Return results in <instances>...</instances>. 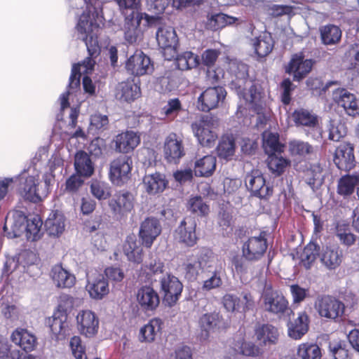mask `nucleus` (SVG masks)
Masks as SVG:
<instances>
[{
  "label": "nucleus",
  "instance_id": "30",
  "mask_svg": "<svg viewBox=\"0 0 359 359\" xmlns=\"http://www.w3.org/2000/svg\"><path fill=\"white\" fill-rule=\"evenodd\" d=\"M11 341L26 352L32 351L36 346V337L27 330L17 328L11 335Z\"/></svg>",
  "mask_w": 359,
  "mask_h": 359
},
{
  "label": "nucleus",
  "instance_id": "41",
  "mask_svg": "<svg viewBox=\"0 0 359 359\" xmlns=\"http://www.w3.org/2000/svg\"><path fill=\"white\" fill-rule=\"evenodd\" d=\"M27 217L20 212H16L11 217L8 216L6 219V223L4 227L6 231L8 227L11 228L12 232L8 233L11 237H19L24 232Z\"/></svg>",
  "mask_w": 359,
  "mask_h": 359
},
{
  "label": "nucleus",
  "instance_id": "20",
  "mask_svg": "<svg viewBox=\"0 0 359 359\" xmlns=\"http://www.w3.org/2000/svg\"><path fill=\"white\" fill-rule=\"evenodd\" d=\"M313 65V61L304 59L302 53L295 54L292 55L286 71L293 75L294 80L300 81L311 72Z\"/></svg>",
  "mask_w": 359,
  "mask_h": 359
},
{
  "label": "nucleus",
  "instance_id": "39",
  "mask_svg": "<svg viewBox=\"0 0 359 359\" xmlns=\"http://www.w3.org/2000/svg\"><path fill=\"white\" fill-rule=\"evenodd\" d=\"M74 168L76 172L83 177H89L94 172V164L90 156L83 151L75 154Z\"/></svg>",
  "mask_w": 359,
  "mask_h": 359
},
{
  "label": "nucleus",
  "instance_id": "8",
  "mask_svg": "<svg viewBox=\"0 0 359 359\" xmlns=\"http://www.w3.org/2000/svg\"><path fill=\"white\" fill-rule=\"evenodd\" d=\"M198 325L201 330V338L206 340L211 332L226 329L228 323L219 313L212 312L201 316L198 320Z\"/></svg>",
  "mask_w": 359,
  "mask_h": 359
},
{
  "label": "nucleus",
  "instance_id": "57",
  "mask_svg": "<svg viewBox=\"0 0 359 359\" xmlns=\"http://www.w3.org/2000/svg\"><path fill=\"white\" fill-rule=\"evenodd\" d=\"M289 150L292 155L304 156L313 152V147L308 142L294 140L289 143Z\"/></svg>",
  "mask_w": 359,
  "mask_h": 359
},
{
  "label": "nucleus",
  "instance_id": "44",
  "mask_svg": "<svg viewBox=\"0 0 359 359\" xmlns=\"http://www.w3.org/2000/svg\"><path fill=\"white\" fill-rule=\"evenodd\" d=\"M216 168V157L207 155L197 159L194 163V172L196 176H210Z\"/></svg>",
  "mask_w": 359,
  "mask_h": 359
},
{
  "label": "nucleus",
  "instance_id": "55",
  "mask_svg": "<svg viewBox=\"0 0 359 359\" xmlns=\"http://www.w3.org/2000/svg\"><path fill=\"white\" fill-rule=\"evenodd\" d=\"M236 346H237V348H235L236 351L245 356L258 357L263 353L259 346L251 341H245L241 339L237 342Z\"/></svg>",
  "mask_w": 359,
  "mask_h": 359
},
{
  "label": "nucleus",
  "instance_id": "61",
  "mask_svg": "<svg viewBox=\"0 0 359 359\" xmlns=\"http://www.w3.org/2000/svg\"><path fill=\"white\" fill-rule=\"evenodd\" d=\"M188 209L200 216L208 215L209 212V207L206 205L201 197L195 196L189 199L188 202Z\"/></svg>",
  "mask_w": 359,
  "mask_h": 359
},
{
  "label": "nucleus",
  "instance_id": "64",
  "mask_svg": "<svg viewBox=\"0 0 359 359\" xmlns=\"http://www.w3.org/2000/svg\"><path fill=\"white\" fill-rule=\"evenodd\" d=\"M329 348L334 359H346L348 358V350L344 341L330 342Z\"/></svg>",
  "mask_w": 359,
  "mask_h": 359
},
{
  "label": "nucleus",
  "instance_id": "50",
  "mask_svg": "<svg viewBox=\"0 0 359 359\" xmlns=\"http://www.w3.org/2000/svg\"><path fill=\"white\" fill-rule=\"evenodd\" d=\"M209 275L203 281V290H211L219 287L222 285V276L224 271L222 266H215L213 271H208Z\"/></svg>",
  "mask_w": 359,
  "mask_h": 359
},
{
  "label": "nucleus",
  "instance_id": "37",
  "mask_svg": "<svg viewBox=\"0 0 359 359\" xmlns=\"http://www.w3.org/2000/svg\"><path fill=\"white\" fill-rule=\"evenodd\" d=\"M55 285L60 288L71 287L75 283V277L61 265H55L50 273Z\"/></svg>",
  "mask_w": 359,
  "mask_h": 359
},
{
  "label": "nucleus",
  "instance_id": "49",
  "mask_svg": "<svg viewBox=\"0 0 359 359\" xmlns=\"http://www.w3.org/2000/svg\"><path fill=\"white\" fill-rule=\"evenodd\" d=\"M263 147L268 155L281 153L283 151V144L279 142L277 133L264 132L263 133Z\"/></svg>",
  "mask_w": 359,
  "mask_h": 359
},
{
  "label": "nucleus",
  "instance_id": "51",
  "mask_svg": "<svg viewBox=\"0 0 359 359\" xmlns=\"http://www.w3.org/2000/svg\"><path fill=\"white\" fill-rule=\"evenodd\" d=\"M320 35L323 43L332 45L339 41L341 31L337 26L329 25L320 28Z\"/></svg>",
  "mask_w": 359,
  "mask_h": 359
},
{
  "label": "nucleus",
  "instance_id": "53",
  "mask_svg": "<svg viewBox=\"0 0 359 359\" xmlns=\"http://www.w3.org/2000/svg\"><path fill=\"white\" fill-rule=\"evenodd\" d=\"M217 150L220 158L226 160L231 159L235 153L233 139L229 137H223L217 146Z\"/></svg>",
  "mask_w": 359,
  "mask_h": 359
},
{
  "label": "nucleus",
  "instance_id": "1",
  "mask_svg": "<svg viewBox=\"0 0 359 359\" xmlns=\"http://www.w3.org/2000/svg\"><path fill=\"white\" fill-rule=\"evenodd\" d=\"M229 69L232 74L231 88L252 105L257 113L260 123H264L266 118L261 116L265 98L262 88L248 79V67L245 64L233 61L230 63Z\"/></svg>",
  "mask_w": 359,
  "mask_h": 359
},
{
  "label": "nucleus",
  "instance_id": "42",
  "mask_svg": "<svg viewBox=\"0 0 359 359\" xmlns=\"http://www.w3.org/2000/svg\"><path fill=\"white\" fill-rule=\"evenodd\" d=\"M163 323L159 318H153L140 330V340L142 342H152L160 334Z\"/></svg>",
  "mask_w": 359,
  "mask_h": 359
},
{
  "label": "nucleus",
  "instance_id": "60",
  "mask_svg": "<svg viewBox=\"0 0 359 359\" xmlns=\"http://www.w3.org/2000/svg\"><path fill=\"white\" fill-rule=\"evenodd\" d=\"M289 162L286 158L279 157L274 154L269 155L268 167L274 174L279 175L285 170Z\"/></svg>",
  "mask_w": 359,
  "mask_h": 359
},
{
  "label": "nucleus",
  "instance_id": "54",
  "mask_svg": "<svg viewBox=\"0 0 359 359\" xmlns=\"http://www.w3.org/2000/svg\"><path fill=\"white\" fill-rule=\"evenodd\" d=\"M358 183V178L353 176L342 177L338 182L337 193L343 196L353 194Z\"/></svg>",
  "mask_w": 359,
  "mask_h": 359
},
{
  "label": "nucleus",
  "instance_id": "33",
  "mask_svg": "<svg viewBox=\"0 0 359 359\" xmlns=\"http://www.w3.org/2000/svg\"><path fill=\"white\" fill-rule=\"evenodd\" d=\"M278 331L274 326L266 324L257 327L255 337L260 346H267L275 344L278 339Z\"/></svg>",
  "mask_w": 359,
  "mask_h": 359
},
{
  "label": "nucleus",
  "instance_id": "14",
  "mask_svg": "<svg viewBox=\"0 0 359 359\" xmlns=\"http://www.w3.org/2000/svg\"><path fill=\"white\" fill-rule=\"evenodd\" d=\"M156 37L159 47L165 50V56L168 57L167 51L170 52V57H168V60L173 58L178 42L175 30L169 26H161L157 29Z\"/></svg>",
  "mask_w": 359,
  "mask_h": 359
},
{
  "label": "nucleus",
  "instance_id": "17",
  "mask_svg": "<svg viewBox=\"0 0 359 359\" xmlns=\"http://www.w3.org/2000/svg\"><path fill=\"white\" fill-rule=\"evenodd\" d=\"M161 232V226L159 221L154 217H148L141 223L139 236L142 244L147 248H150Z\"/></svg>",
  "mask_w": 359,
  "mask_h": 359
},
{
  "label": "nucleus",
  "instance_id": "40",
  "mask_svg": "<svg viewBox=\"0 0 359 359\" xmlns=\"http://www.w3.org/2000/svg\"><path fill=\"white\" fill-rule=\"evenodd\" d=\"M238 20V18L222 13L208 14L205 26L208 29L217 31L227 25H233Z\"/></svg>",
  "mask_w": 359,
  "mask_h": 359
},
{
  "label": "nucleus",
  "instance_id": "46",
  "mask_svg": "<svg viewBox=\"0 0 359 359\" xmlns=\"http://www.w3.org/2000/svg\"><path fill=\"white\" fill-rule=\"evenodd\" d=\"M175 62L179 69L184 71L196 67L199 65V57L191 51L175 53Z\"/></svg>",
  "mask_w": 359,
  "mask_h": 359
},
{
  "label": "nucleus",
  "instance_id": "58",
  "mask_svg": "<svg viewBox=\"0 0 359 359\" xmlns=\"http://www.w3.org/2000/svg\"><path fill=\"white\" fill-rule=\"evenodd\" d=\"M298 355L302 359H320V349L316 344H302L299 346Z\"/></svg>",
  "mask_w": 359,
  "mask_h": 359
},
{
  "label": "nucleus",
  "instance_id": "48",
  "mask_svg": "<svg viewBox=\"0 0 359 359\" xmlns=\"http://www.w3.org/2000/svg\"><path fill=\"white\" fill-rule=\"evenodd\" d=\"M123 251L128 260L136 263H140L142 261V248L137 244L135 237L127 238Z\"/></svg>",
  "mask_w": 359,
  "mask_h": 359
},
{
  "label": "nucleus",
  "instance_id": "38",
  "mask_svg": "<svg viewBox=\"0 0 359 359\" xmlns=\"http://www.w3.org/2000/svg\"><path fill=\"white\" fill-rule=\"evenodd\" d=\"M67 316L65 312L57 311L53 316L50 323L52 334L57 340L65 339L68 332Z\"/></svg>",
  "mask_w": 359,
  "mask_h": 359
},
{
  "label": "nucleus",
  "instance_id": "59",
  "mask_svg": "<svg viewBox=\"0 0 359 359\" xmlns=\"http://www.w3.org/2000/svg\"><path fill=\"white\" fill-rule=\"evenodd\" d=\"M164 264L160 259H151L142 267V271L149 280H153V276L161 274L163 271Z\"/></svg>",
  "mask_w": 359,
  "mask_h": 359
},
{
  "label": "nucleus",
  "instance_id": "9",
  "mask_svg": "<svg viewBox=\"0 0 359 359\" xmlns=\"http://www.w3.org/2000/svg\"><path fill=\"white\" fill-rule=\"evenodd\" d=\"M161 290L163 292L164 302L170 306L174 305L179 299L182 292L183 285L179 279L169 273L160 279Z\"/></svg>",
  "mask_w": 359,
  "mask_h": 359
},
{
  "label": "nucleus",
  "instance_id": "3",
  "mask_svg": "<svg viewBox=\"0 0 359 359\" xmlns=\"http://www.w3.org/2000/svg\"><path fill=\"white\" fill-rule=\"evenodd\" d=\"M20 178L18 193L25 200L33 203H38L46 198V191L45 188H40V176L38 172L31 174V168L27 172H22L18 175Z\"/></svg>",
  "mask_w": 359,
  "mask_h": 359
},
{
  "label": "nucleus",
  "instance_id": "56",
  "mask_svg": "<svg viewBox=\"0 0 359 359\" xmlns=\"http://www.w3.org/2000/svg\"><path fill=\"white\" fill-rule=\"evenodd\" d=\"M318 254L319 247L313 243H309L301 255V260L304 266L306 269L310 268L311 264L314 262Z\"/></svg>",
  "mask_w": 359,
  "mask_h": 359
},
{
  "label": "nucleus",
  "instance_id": "22",
  "mask_svg": "<svg viewBox=\"0 0 359 359\" xmlns=\"http://www.w3.org/2000/svg\"><path fill=\"white\" fill-rule=\"evenodd\" d=\"M292 118L297 126L311 128L320 135L318 118L316 114L306 109H297L292 114Z\"/></svg>",
  "mask_w": 359,
  "mask_h": 359
},
{
  "label": "nucleus",
  "instance_id": "31",
  "mask_svg": "<svg viewBox=\"0 0 359 359\" xmlns=\"http://www.w3.org/2000/svg\"><path fill=\"white\" fill-rule=\"evenodd\" d=\"M168 182L164 175L160 172L146 175L143 179V185L149 194L163 192L168 186Z\"/></svg>",
  "mask_w": 359,
  "mask_h": 359
},
{
  "label": "nucleus",
  "instance_id": "28",
  "mask_svg": "<svg viewBox=\"0 0 359 359\" xmlns=\"http://www.w3.org/2000/svg\"><path fill=\"white\" fill-rule=\"evenodd\" d=\"M140 95V88L133 81L121 82L116 87L115 97L121 102H133Z\"/></svg>",
  "mask_w": 359,
  "mask_h": 359
},
{
  "label": "nucleus",
  "instance_id": "18",
  "mask_svg": "<svg viewBox=\"0 0 359 359\" xmlns=\"http://www.w3.org/2000/svg\"><path fill=\"white\" fill-rule=\"evenodd\" d=\"M196 227V222L194 218H185L175 231V239L187 246H194L197 241Z\"/></svg>",
  "mask_w": 359,
  "mask_h": 359
},
{
  "label": "nucleus",
  "instance_id": "63",
  "mask_svg": "<svg viewBox=\"0 0 359 359\" xmlns=\"http://www.w3.org/2000/svg\"><path fill=\"white\" fill-rule=\"evenodd\" d=\"M329 138L333 141H339L347 133V128L341 122L332 121L329 129Z\"/></svg>",
  "mask_w": 359,
  "mask_h": 359
},
{
  "label": "nucleus",
  "instance_id": "62",
  "mask_svg": "<svg viewBox=\"0 0 359 359\" xmlns=\"http://www.w3.org/2000/svg\"><path fill=\"white\" fill-rule=\"evenodd\" d=\"M92 194L99 200H104L110 196V187L102 182H93L90 186Z\"/></svg>",
  "mask_w": 359,
  "mask_h": 359
},
{
  "label": "nucleus",
  "instance_id": "16",
  "mask_svg": "<svg viewBox=\"0 0 359 359\" xmlns=\"http://www.w3.org/2000/svg\"><path fill=\"white\" fill-rule=\"evenodd\" d=\"M78 329L80 333L87 337L95 335L98 330L99 320L93 312L83 310L76 316Z\"/></svg>",
  "mask_w": 359,
  "mask_h": 359
},
{
  "label": "nucleus",
  "instance_id": "43",
  "mask_svg": "<svg viewBox=\"0 0 359 359\" xmlns=\"http://www.w3.org/2000/svg\"><path fill=\"white\" fill-rule=\"evenodd\" d=\"M109 206L115 213L130 212L133 208V196L128 192L120 193L115 199L110 201Z\"/></svg>",
  "mask_w": 359,
  "mask_h": 359
},
{
  "label": "nucleus",
  "instance_id": "21",
  "mask_svg": "<svg viewBox=\"0 0 359 359\" xmlns=\"http://www.w3.org/2000/svg\"><path fill=\"white\" fill-rule=\"evenodd\" d=\"M143 16L137 15L135 17L125 18L123 30L125 39L129 43H135L142 40L144 31L140 27V23Z\"/></svg>",
  "mask_w": 359,
  "mask_h": 359
},
{
  "label": "nucleus",
  "instance_id": "35",
  "mask_svg": "<svg viewBox=\"0 0 359 359\" xmlns=\"http://www.w3.org/2000/svg\"><path fill=\"white\" fill-rule=\"evenodd\" d=\"M46 231L51 236L58 237L65 231V217L58 211L52 212L45 222Z\"/></svg>",
  "mask_w": 359,
  "mask_h": 359
},
{
  "label": "nucleus",
  "instance_id": "13",
  "mask_svg": "<svg viewBox=\"0 0 359 359\" xmlns=\"http://www.w3.org/2000/svg\"><path fill=\"white\" fill-rule=\"evenodd\" d=\"M247 189L258 198H265L272 194V190L266 184L265 179L259 170H252L245 178Z\"/></svg>",
  "mask_w": 359,
  "mask_h": 359
},
{
  "label": "nucleus",
  "instance_id": "52",
  "mask_svg": "<svg viewBox=\"0 0 359 359\" xmlns=\"http://www.w3.org/2000/svg\"><path fill=\"white\" fill-rule=\"evenodd\" d=\"M41 226L42 221L38 216H34L30 219H27L25 231H26L27 239L36 241L40 238L41 236Z\"/></svg>",
  "mask_w": 359,
  "mask_h": 359
},
{
  "label": "nucleus",
  "instance_id": "4",
  "mask_svg": "<svg viewBox=\"0 0 359 359\" xmlns=\"http://www.w3.org/2000/svg\"><path fill=\"white\" fill-rule=\"evenodd\" d=\"M217 121L205 116L199 122L192 124V130L199 143L204 147H211L217 138L215 130Z\"/></svg>",
  "mask_w": 359,
  "mask_h": 359
},
{
  "label": "nucleus",
  "instance_id": "19",
  "mask_svg": "<svg viewBox=\"0 0 359 359\" xmlns=\"http://www.w3.org/2000/svg\"><path fill=\"white\" fill-rule=\"evenodd\" d=\"M126 69L132 74L142 76L151 72L153 67L150 58L142 51L137 50L128 58Z\"/></svg>",
  "mask_w": 359,
  "mask_h": 359
},
{
  "label": "nucleus",
  "instance_id": "47",
  "mask_svg": "<svg viewBox=\"0 0 359 359\" xmlns=\"http://www.w3.org/2000/svg\"><path fill=\"white\" fill-rule=\"evenodd\" d=\"M305 180L313 191L318 189L323 184L324 174L320 164H313L306 170Z\"/></svg>",
  "mask_w": 359,
  "mask_h": 359
},
{
  "label": "nucleus",
  "instance_id": "10",
  "mask_svg": "<svg viewBox=\"0 0 359 359\" xmlns=\"http://www.w3.org/2000/svg\"><path fill=\"white\" fill-rule=\"evenodd\" d=\"M267 249L265 234L252 236L245 241L242 248L243 257L248 261H257L261 259Z\"/></svg>",
  "mask_w": 359,
  "mask_h": 359
},
{
  "label": "nucleus",
  "instance_id": "36",
  "mask_svg": "<svg viewBox=\"0 0 359 359\" xmlns=\"http://www.w3.org/2000/svg\"><path fill=\"white\" fill-rule=\"evenodd\" d=\"M288 335L294 339H299L309 330V317L305 312L298 313V316L288 325Z\"/></svg>",
  "mask_w": 359,
  "mask_h": 359
},
{
  "label": "nucleus",
  "instance_id": "24",
  "mask_svg": "<svg viewBox=\"0 0 359 359\" xmlns=\"http://www.w3.org/2000/svg\"><path fill=\"white\" fill-rule=\"evenodd\" d=\"M334 161L339 169L351 170L355 162L353 147L350 144H341L336 149Z\"/></svg>",
  "mask_w": 359,
  "mask_h": 359
},
{
  "label": "nucleus",
  "instance_id": "34",
  "mask_svg": "<svg viewBox=\"0 0 359 359\" xmlns=\"http://www.w3.org/2000/svg\"><path fill=\"white\" fill-rule=\"evenodd\" d=\"M320 260L328 269H335L343 260V252L338 246L326 247L320 255Z\"/></svg>",
  "mask_w": 359,
  "mask_h": 359
},
{
  "label": "nucleus",
  "instance_id": "27",
  "mask_svg": "<svg viewBox=\"0 0 359 359\" xmlns=\"http://www.w3.org/2000/svg\"><path fill=\"white\" fill-rule=\"evenodd\" d=\"M115 150L120 153L132 151L140 142V137L133 131H126L117 135L114 139Z\"/></svg>",
  "mask_w": 359,
  "mask_h": 359
},
{
  "label": "nucleus",
  "instance_id": "32",
  "mask_svg": "<svg viewBox=\"0 0 359 359\" xmlns=\"http://www.w3.org/2000/svg\"><path fill=\"white\" fill-rule=\"evenodd\" d=\"M95 61L91 57H87L81 64H74L69 77V89H76L80 85V77L82 74H88L93 69Z\"/></svg>",
  "mask_w": 359,
  "mask_h": 359
},
{
  "label": "nucleus",
  "instance_id": "25",
  "mask_svg": "<svg viewBox=\"0 0 359 359\" xmlns=\"http://www.w3.org/2000/svg\"><path fill=\"white\" fill-rule=\"evenodd\" d=\"M86 288L90 297L94 299H102L109 292L108 282L102 274L95 277L88 276Z\"/></svg>",
  "mask_w": 359,
  "mask_h": 359
},
{
  "label": "nucleus",
  "instance_id": "6",
  "mask_svg": "<svg viewBox=\"0 0 359 359\" xmlns=\"http://www.w3.org/2000/svg\"><path fill=\"white\" fill-rule=\"evenodd\" d=\"M263 308L265 311L275 313H283L287 309L288 302L283 295L266 285L262 295Z\"/></svg>",
  "mask_w": 359,
  "mask_h": 359
},
{
  "label": "nucleus",
  "instance_id": "15",
  "mask_svg": "<svg viewBox=\"0 0 359 359\" xmlns=\"http://www.w3.org/2000/svg\"><path fill=\"white\" fill-rule=\"evenodd\" d=\"M332 99L345 112L354 116L359 114V106L355 95L344 88H337L332 93Z\"/></svg>",
  "mask_w": 359,
  "mask_h": 359
},
{
  "label": "nucleus",
  "instance_id": "11",
  "mask_svg": "<svg viewBox=\"0 0 359 359\" xmlns=\"http://www.w3.org/2000/svg\"><path fill=\"white\" fill-rule=\"evenodd\" d=\"M216 259L213 253L207 249L202 250L197 257H191L187 259L186 271L192 276H196L200 270H208L213 268Z\"/></svg>",
  "mask_w": 359,
  "mask_h": 359
},
{
  "label": "nucleus",
  "instance_id": "29",
  "mask_svg": "<svg viewBox=\"0 0 359 359\" xmlns=\"http://www.w3.org/2000/svg\"><path fill=\"white\" fill-rule=\"evenodd\" d=\"M137 301L145 311H153L158 306L160 299L158 293L151 287L140 288L137 293Z\"/></svg>",
  "mask_w": 359,
  "mask_h": 359
},
{
  "label": "nucleus",
  "instance_id": "5",
  "mask_svg": "<svg viewBox=\"0 0 359 359\" xmlns=\"http://www.w3.org/2000/svg\"><path fill=\"white\" fill-rule=\"evenodd\" d=\"M314 307L321 317L332 320L341 316L345 309L344 303L331 296L318 297Z\"/></svg>",
  "mask_w": 359,
  "mask_h": 359
},
{
  "label": "nucleus",
  "instance_id": "12",
  "mask_svg": "<svg viewBox=\"0 0 359 359\" xmlns=\"http://www.w3.org/2000/svg\"><path fill=\"white\" fill-rule=\"evenodd\" d=\"M226 92L221 86L208 88L198 97V107L203 111L215 109L223 102Z\"/></svg>",
  "mask_w": 359,
  "mask_h": 359
},
{
  "label": "nucleus",
  "instance_id": "7",
  "mask_svg": "<svg viewBox=\"0 0 359 359\" xmlns=\"http://www.w3.org/2000/svg\"><path fill=\"white\" fill-rule=\"evenodd\" d=\"M133 161L128 156H121L110 163L109 178L116 185H121L130 177Z\"/></svg>",
  "mask_w": 359,
  "mask_h": 359
},
{
  "label": "nucleus",
  "instance_id": "45",
  "mask_svg": "<svg viewBox=\"0 0 359 359\" xmlns=\"http://www.w3.org/2000/svg\"><path fill=\"white\" fill-rule=\"evenodd\" d=\"M252 46L258 56L265 57L273 50V40L269 34L264 33L252 40Z\"/></svg>",
  "mask_w": 359,
  "mask_h": 359
},
{
  "label": "nucleus",
  "instance_id": "2",
  "mask_svg": "<svg viewBox=\"0 0 359 359\" xmlns=\"http://www.w3.org/2000/svg\"><path fill=\"white\" fill-rule=\"evenodd\" d=\"M91 11H84L80 16L76 25L78 38L83 41L90 57L99 54L100 47L96 36L100 24L97 20L94 19V13L90 15ZM98 18V16L97 15Z\"/></svg>",
  "mask_w": 359,
  "mask_h": 359
},
{
  "label": "nucleus",
  "instance_id": "26",
  "mask_svg": "<svg viewBox=\"0 0 359 359\" xmlns=\"http://www.w3.org/2000/svg\"><path fill=\"white\" fill-rule=\"evenodd\" d=\"M165 157L170 163H176L184 155V149L182 140L175 133L170 134L165 142Z\"/></svg>",
  "mask_w": 359,
  "mask_h": 359
},
{
  "label": "nucleus",
  "instance_id": "23",
  "mask_svg": "<svg viewBox=\"0 0 359 359\" xmlns=\"http://www.w3.org/2000/svg\"><path fill=\"white\" fill-rule=\"evenodd\" d=\"M125 18L135 17L137 15H143L147 25H155L158 18L151 16L146 13H142L140 9L139 0H115Z\"/></svg>",
  "mask_w": 359,
  "mask_h": 359
}]
</instances>
